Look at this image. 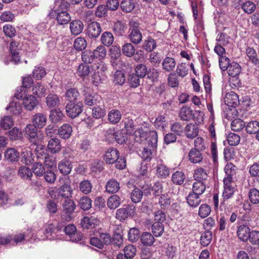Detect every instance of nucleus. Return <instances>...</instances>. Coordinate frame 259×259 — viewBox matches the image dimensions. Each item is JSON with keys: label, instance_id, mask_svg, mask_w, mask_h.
Masks as SVG:
<instances>
[{"label": "nucleus", "instance_id": "49530a36", "mask_svg": "<svg viewBox=\"0 0 259 259\" xmlns=\"http://www.w3.org/2000/svg\"><path fill=\"white\" fill-rule=\"evenodd\" d=\"M245 127L247 133L255 134L259 131V122L256 120H252L248 122Z\"/></svg>", "mask_w": 259, "mask_h": 259}, {"label": "nucleus", "instance_id": "6e6552de", "mask_svg": "<svg viewBox=\"0 0 259 259\" xmlns=\"http://www.w3.org/2000/svg\"><path fill=\"white\" fill-rule=\"evenodd\" d=\"M83 95L85 105L94 107L101 104L102 98L98 95L93 94L91 92H87Z\"/></svg>", "mask_w": 259, "mask_h": 259}, {"label": "nucleus", "instance_id": "423d86ee", "mask_svg": "<svg viewBox=\"0 0 259 259\" xmlns=\"http://www.w3.org/2000/svg\"><path fill=\"white\" fill-rule=\"evenodd\" d=\"M102 31L101 25L97 22H91L88 25L86 34L90 38L98 37Z\"/></svg>", "mask_w": 259, "mask_h": 259}, {"label": "nucleus", "instance_id": "f03ea898", "mask_svg": "<svg viewBox=\"0 0 259 259\" xmlns=\"http://www.w3.org/2000/svg\"><path fill=\"white\" fill-rule=\"evenodd\" d=\"M104 159L107 164L116 163V167L119 169H123L126 166L125 159L119 156L118 151L114 148H110L106 151Z\"/></svg>", "mask_w": 259, "mask_h": 259}, {"label": "nucleus", "instance_id": "412c9836", "mask_svg": "<svg viewBox=\"0 0 259 259\" xmlns=\"http://www.w3.org/2000/svg\"><path fill=\"white\" fill-rule=\"evenodd\" d=\"M32 175V170L26 166H21L18 169V176L23 180L30 181Z\"/></svg>", "mask_w": 259, "mask_h": 259}, {"label": "nucleus", "instance_id": "09e8293b", "mask_svg": "<svg viewBox=\"0 0 259 259\" xmlns=\"http://www.w3.org/2000/svg\"><path fill=\"white\" fill-rule=\"evenodd\" d=\"M106 111L104 108L101 107V104L95 106L92 109V115L96 119H100L104 117L106 115Z\"/></svg>", "mask_w": 259, "mask_h": 259}, {"label": "nucleus", "instance_id": "f257e3e1", "mask_svg": "<svg viewBox=\"0 0 259 259\" xmlns=\"http://www.w3.org/2000/svg\"><path fill=\"white\" fill-rule=\"evenodd\" d=\"M235 166L232 163L227 164L225 167L227 177L223 180L224 191L222 197L224 202L231 198L236 191L235 183L232 178V176L235 174Z\"/></svg>", "mask_w": 259, "mask_h": 259}, {"label": "nucleus", "instance_id": "3c124183", "mask_svg": "<svg viewBox=\"0 0 259 259\" xmlns=\"http://www.w3.org/2000/svg\"><path fill=\"white\" fill-rule=\"evenodd\" d=\"M21 105V103L19 102L13 101L10 103L9 106L6 109L14 115L19 114L22 111Z\"/></svg>", "mask_w": 259, "mask_h": 259}, {"label": "nucleus", "instance_id": "f3484780", "mask_svg": "<svg viewBox=\"0 0 259 259\" xmlns=\"http://www.w3.org/2000/svg\"><path fill=\"white\" fill-rule=\"evenodd\" d=\"M84 27L82 22L79 20H75L70 23V30L72 35H77L83 30Z\"/></svg>", "mask_w": 259, "mask_h": 259}, {"label": "nucleus", "instance_id": "6e6d98bb", "mask_svg": "<svg viewBox=\"0 0 259 259\" xmlns=\"http://www.w3.org/2000/svg\"><path fill=\"white\" fill-rule=\"evenodd\" d=\"M130 38L131 41L135 44H139L142 39V35L140 31L138 29H134L130 34Z\"/></svg>", "mask_w": 259, "mask_h": 259}, {"label": "nucleus", "instance_id": "c03bdc74", "mask_svg": "<svg viewBox=\"0 0 259 259\" xmlns=\"http://www.w3.org/2000/svg\"><path fill=\"white\" fill-rule=\"evenodd\" d=\"M156 175L158 178H166L169 175V169L163 164H158L156 168Z\"/></svg>", "mask_w": 259, "mask_h": 259}, {"label": "nucleus", "instance_id": "c85d7f7f", "mask_svg": "<svg viewBox=\"0 0 259 259\" xmlns=\"http://www.w3.org/2000/svg\"><path fill=\"white\" fill-rule=\"evenodd\" d=\"M193 116V111L187 106H183L181 108L179 111V117L180 119L184 121L190 120Z\"/></svg>", "mask_w": 259, "mask_h": 259}, {"label": "nucleus", "instance_id": "a878e982", "mask_svg": "<svg viewBox=\"0 0 259 259\" xmlns=\"http://www.w3.org/2000/svg\"><path fill=\"white\" fill-rule=\"evenodd\" d=\"M32 122L37 128H42L45 126L46 121V116L41 113H38L32 117Z\"/></svg>", "mask_w": 259, "mask_h": 259}, {"label": "nucleus", "instance_id": "4468645a", "mask_svg": "<svg viewBox=\"0 0 259 259\" xmlns=\"http://www.w3.org/2000/svg\"><path fill=\"white\" fill-rule=\"evenodd\" d=\"M58 169L60 172L63 175L65 176L68 175L72 170V163L68 159H62L58 163Z\"/></svg>", "mask_w": 259, "mask_h": 259}, {"label": "nucleus", "instance_id": "774afa93", "mask_svg": "<svg viewBox=\"0 0 259 259\" xmlns=\"http://www.w3.org/2000/svg\"><path fill=\"white\" fill-rule=\"evenodd\" d=\"M245 126V122L240 119L233 120L231 124V129L235 132L241 131Z\"/></svg>", "mask_w": 259, "mask_h": 259}, {"label": "nucleus", "instance_id": "a211bd4d", "mask_svg": "<svg viewBox=\"0 0 259 259\" xmlns=\"http://www.w3.org/2000/svg\"><path fill=\"white\" fill-rule=\"evenodd\" d=\"M72 133V126L68 123L63 124L59 127L58 134L59 137L63 139L69 138Z\"/></svg>", "mask_w": 259, "mask_h": 259}, {"label": "nucleus", "instance_id": "a19ab883", "mask_svg": "<svg viewBox=\"0 0 259 259\" xmlns=\"http://www.w3.org/2000/svg\"><path fill=\"white\" fill-rule=\"evenodd\" d=\"M93 186L90 181L84 180L81 181L79 185V189L84 194H88L91 192Z\"/></svg>", "mask_w": 259, "mask_h": 259}, {"label": "nucleus", "instance_id": "13d9d810", "mask_svg": "<svg viewBox=\"0 0 259 259\" xmlns=\"http://www.w3.org/2000/svg\"><path fill=\"white\" fill-rule=\"evenodd\" d=\"M95 59L94 54L91 51L85 50L81 53V59L85 63H92Z\"/></svg>", "mask_w": 259, "mask_h": 259}, {"label": "nucleus", "instance_id": "2eb2a0df", "mask_svg": "<svg viewBox=\"0 0 259 259\" xmlns=\"http://www.w3.org/2000/svg\"><path fill=\"white\" fill-rule=\"evenodd\" d=\"M57 22L59 25L67 24L71 20V16L67 11H55Z\"/></svg>", "mask_w": 259, "mask_h": 259}, {"label": "nucleus", "instance_id": "5701e85b", "mask_svg": "<svg viewBox=\"0 0 259 259\" xmlns=\"http://www.w3.org/2000/svg\"><path fill=\"white\" fill-rule=\"evenodd\" d=\"M250 228L246 225H241L238 227L237 235L242 241L246 242L248 240L250 233Z\"/></svg>", "mask_w": 259, "mask_h": 259}, {"label": "nucleus", "instance_id": "de8ad7c7", "mask_svg": "<svg viewBox=\"0 0 259 259\" xmlns=\"http://www.w3.org/2000/svg\"><path fill=\"white\" fill-rule=\"evenodd\" d=\"M122 54L128 57H132L135 53L136 49L132 43H126L122 47Z\"/></svg>", "mask_w": 259, "mask_h": 259}, {"label": "nucleus", "instance_id": "a18cd8bd", "mask_svg": "<svg viewBox=\"0 0 259 259\" xmlns=\"http://www.w3.org/2000/svg\"><path fill=\"white\" fill-rule=\"evenodd\" d=\"M73 46L76 50L82 51L87 48V42L84 37H78L75 39Z\"/></svg>", "mask_w": 259, "mask_h": 259}, {"label": "nucleus", "instance_id": "603ef678", "mask_svg": "<svg viewBox=\"0 0 259 259\" xmlns=\"http://www.w3.org/2000/svg\"><path fill=\"white\" fill-rule=\"evenodd\" d=\"M205 189L206 186L203 182L196 181L193 185L192 193L201 195L204 193Z\"/></svg>", "mask_w": 259, "mask_h": 259}, {"label": "nucleus", "instance_id": "79ce46f5", "mask_svg": "<svg viewBox=\"0 0 259 259\" xmlns=\"http://www.w3.org/2000/svg\"><path fill=\"white\" fill-rule=\"evenodd\" d=\"M156 47L155 40L151 37H148L143 42L142 48L147 52H151Z\"/></svg>", "mask_w": 259, "mask_h": 259}, {"label": "nucleus", "instance_id": "8fccbe9b", "mask_svg": "<svg viewBox=\"0 0 259 259\" xmlns=\"http://www.w3.org/2000/svg\"><path fill=\"white\" fill-rule=\"evenodd\" d=\"M63 225L61 223H58L56 226L52 223L48 224L46 228L45 232L47 234L51 235L53 234H56L61 230Z\"/></svg>", "mask_w": 259, "mask_h": 259}, {"label": "nucleus", "instance_id": "680f3d73", "mask_svg": "<svg viewBox=\"0 0 259 259\" xmlns=\"http://www.w3.org/2000/svg\"><path fill=\"white\" fill-rule=\"evenodd\" d=\"M58 195L62 197L68 198L71 195L72 191L70 187L67 184L62 185L60 189H58Z\"/></svg>", "mask_w": 259, "mask_h": 259}, {"label": "nucleus", "instance_id": "b1692460", "mask_svg": "<svg viewBox=\"0 0 259 259\" xmlns=\"http://www.w3.org/2000/svg\"><path fill=\"white\" fill-rule=\"evenodd\" d=\"M161 64L163 70L169 72L174 70L176 65V62L173 58L166 57L163 59Z\"/></svg>", "mask_w": 259, "mask_h": 259}, {"label": "nucleus", "instance_id": "bb28decb", "mask_svg": "<svg viewBox=\"0 0 259 259\" xmlns=\"http://www.w3.org/2000/svg\"><path fill=\"white\" fill-rule=\"evenodd\" d=\"M46 103L49 108H54L60 105V99L56 94H49L46 98Z\"/></svg>", "mask_w": 259, "mask_h": 259}, {"label": "nucleus", "instance_id": "39448f33", "mask_svg": "<svg viewBox=\"0 0 259 259\" xmlns=\"http://www.w3.org/2000/svg\"><path fill=\"white\" fill-rule=\"evenodd\" d=\"M135 212V208L129 205H123L116 211V218L120 221H123L128 217H133Z\"/></svg>", "mask_w": 259, "mask_h": 259}, {"label": "nucleus", "instance_id": "9b49d317", "mask_svg": "<svg viewBox=\"0 0 259 259\" xmlns=\"http://www.w3.org/2000/svg\"><path fill=\"white\" fill-rule=\"evenodd\" d=\"M224 102L229 107H236L240 103L239 96L233 92H229L226 94Z\"/></svg>", "mask_w": 259, "mask_h": 259}, {"label": "nucleus", "instance_id": "052dcab7", "mask_svg": "<svg viewBox=\"0 0 259 259\" xmlns=\"http://www.w3.org/2000/svg\"><path fill=\"white\" fill-rule=\"evenodd\" d=\"M32 91L33 94H35L38 97H41L46 94V89L44 85L38 82L33 85Z\"/></svg>", "mask_w": 259, "mask_h": 259}, {"label": "nucleus", "instance_id": "69168bd1", "mask_svg": "<svg viewBox=\"0 0 259 259\" xmlns=\"http://www.w3.org/2000/svg\"><path fill=\"white\" fill-rule=\"evenodd\" d=\"M92 200L87 196H83L80 198L79 201V205L83 210H89L92 207Z\"/></svg>", "mask_w": 259, "mask_h": 259}, {"label": "nucleus", "instance_id": "393cba45", "mask_svg": "<svg viewBox=\"0 0 259 259\" xmlns=\"http://www.w3.org/2000/svg\"><path fill=\"white\" fill-rule=\"evenodd\" d=\"M122 114L117 109H112L108 114V120L110 123L115 124L118 123L121 120Z\"/></svg>", "mask_w": 259, "mask_h": 259}, {"label": "nucleus", "instance_id": "7ed1b4c3", "mask_svg": "<svg viewBox=\"0 0 259 259\" xmlns=\"http://www.w3.org/2000/svg\"><path fill=\"white\" fill-rule=\"evenodd\" d=\"M150 139L149 141L148 146L144 147L142 152V155L145 160H150L151 155L155 153L157 145L158 136L156 132L151 131L149 132Z\"/></svg>", "mask_w": 259, "mask_h": 259}, {"label": "nucleus", "instance_id": "bf43d9fd", "mask_svg": "<svg viewBox=\"0 0 259 259\" xmlns=\"http://www.w3.org/2000/svg\"><path fill=\"white\" fill-rule=\"evenodd\" d=\"M185 179V176L182 171H177L174 172L171 177V180L172 182L178 185H181L183 184Z\"/></svg>", "mask_w": 259, "mask_h": 259}, {"label": "nucleus", "instance_id": "9d476101", "mask_svg": "<svg viewBox=\"0 0 259 259\" xmlns=\"http://www.w3.org/2000/svg\"><path fill=\"white\" fill-rule=\"evenodd\" d=\"M100 224V219L95 215H92L90 217H84L81 221L82 227L87 229L94 228L99 226Z\"/></svg>", "mask_w": 259, "mask_h": 259}, {"label": "nucleus", "instance_id": "e2e57ef3", "mask_svg": "<svg viewBox=\"0 0 259 259\" xmlns=\"http://www.w3.org/2000/svg\"><path fill=\"white\" fill-rule=\"evenodd\" d=\"M241 8L245 13L250 14L255 11L256 6L252 2L248 1L242 5Z\"/></svg>", "mask_w": 259, "mask_h": 259}, {"label": "nucleus", "instance_id": "5fc2aeb1", "mask_svg": "<svg viewBox=\"0 0 259 259\" xmlns=\"http://www.w3.org/2000/svg\"><path fill=\"white\" fill-rule=\"evenodd\" d=\"M207 174L202 168L196 169L194 173V178L196 181L203 182L207 178Z\"/></svg>", "mask_w": 259, "mask_h": 259}, {"label": "nucleus", "instance_id": "72a5a7b5", "mask_svg": "<svg viewBox=\"0 0 259 259\" xmlns=\"http://www.w3.org/2000/svg\"><path fill=\"white\" fill-rule=\"evenodd\" d=\"M246 54L250 61L257 65L259 64V59L254 49L250 47H247L246 49Z\"/></svg>", "mask_w": 259, "mask_h": 259}, {"label": "nucleus", "instance_id": "58836bf2", "mask_svg": "<svg viewBox=\"0 0 259 259\" xmlns=\"http://www.w3.org/2000/svg\"><path fill=\"white\" fill-rule=\"evenodd\" d=\"M212 235L210 230H206L204 232L200 237V244L204 247L207 246L212 240Z\"/></svg>", "mask_w": 259, "mask_h": 259}, {"label": "nucleus", "instance_id": "f8f14e48", "mask_svg": "<svg viewBox=\"0 0 259 259\" xmlns=\"http://www.w3.org/2000/svg\"><path fill=\"white\" fill-rule=\"evenodd\" d=\"M36 126L34 124L27 125L23 130L24 135L31 142L34 144L36 143L37 129Z\"/></svg>", "mask_w": 259, "mask_h": 259}, {"label": "nucleus", "instance_id": "4c0bfd02", "mask_svg": "<svg viewBox=\"0 0 259 259\" xmlns=\"http://www.w3.org/2000/svg\"><path fill=\"white\" fill-rule=\"evenodd\" d=\"M124 73L120 70H116L113 74V82L115 84L121 85L125 81Z\"/></svg>", "mask_w": 259, "mask_h": 259}, {"label": "nucleus", "instance_id": "7c9ffc66", "mask_svg": "<svg viewBox=\"0 0 259 259\" xmlns=\"http://www.w3.org/2000/svg\"><path fill=\"white\" fill-rule=\"evenodd\" d=\"M19 157V153L14 148L8 149L5 152V159L10 162L17 161Z\"/></svg>", "mask_w": 259, "mask_h": 259}, {"label": "nucleus", "instance_id": "338daca9", "mask_svg": "<svg viewBox=\"0 0 259 259\" xmlns=\"http://www.w3.org/2000/svg\"><path fill=\"white\" fill-rule=\"evenodd\" d=\"M21 159V162L26 165H29L33 160L32 152L30 150H25L22 152Z\"/></svg>", "mask_w": 259, "mask_h": 259}, {"label": "nucleus", "instance_id": "4d7b16f0", "mask_svg": "<svg viewBox=\"0 0 259 259\" xmlns=\"http://www.w3.org/2000/svg\"><path fill=\"white\" fill-rule=\"evenodd\" d=\"M90 72V69L89 66L81 63L77 68L76 74L81 78H84L89 74Z\"/></svg>", "mask_w": 259, "mask_h": 259}, {"label": "nucleus", "instance_id": "2f4dec72", "mask_svg": "<svg viewBox=\"0 0 259 259\" xmlns=\"http://www.w3.org/2000/svg\"><path fill=\"white\" fill-rule=\"evenodd\" d=\"M121 204V198L117 195H113L109 197L107 200V205L112 209L117 208Z\"/></svg>", "mask_w": 259, "mask_h": 259}, {"label": "nucleus", "instance_id": "c9c22d12", "mask_svg": "<svg viewBox=\"0 0 259 259\" xmlns=\"http://www.w3.org/2000/svg\"><path fill=\"white\" fill-rule=\"evenodd\" d=\"M199 196L194 193H190L187 198L188 205L192 207H197L201 202Z\"/></svg>", "mask_w": 259, "mask_h": 259}, {"label": "nucleus", "instance_id": "c756f323", "mask_svg": "<svg viewBox=\"0 0 259 259\" xmlns=\"http://www.w3.org/2000/svg\"><path fill=\"white\" fill-rule=\"evenodd\" d=\"M119 183L114 179L109 180L106 185V190L109 193H115L119 190Z\"/></svg>", "mask_w": 259, "mask_h": 259}, {"label": "nucleus", "instance_id": "0eeeda50", "mask_svg": "<svg viewBox=\"0 0 259 259\" xmlns=\"http://www.w3.org/2000/svg\"><path fill=\"white\" fill-rule=\"evenodd\" d=\"M62 206L63 211L66 214V215L63 214L62 217L65 220L69 221L71 220L70 215L76 207L74 202L70 199H66L63 203Z\"/></svg>", "mask_w": 259, "mask_h": 259}, {"label": "nucleus", "instance_id": "ddd939ff", "mask_svg": "<svg viewBox=\"0 0 259 259\" xmlns=\"http://www.w3.org/2000/svg\"><path fill=\"white\" fill-rule=\"evenodd\" d=\"M148 132V129L146 127L144 128H139L134 132L133 135H131V138L135 142L140 143L147 139Z\"/></svg>", "mask_w": 259, "mask_h": 259}, {"label": "nucleus", "instance_id": "1a4fd4ad", "mask_svg": "<svg viewBox=\"0 0 259 259\" xmlns=\"http://www.w3.org/2000/svg\"><path fill=\"white\" fill-rule=\"evenodd\" d=\"M22 45L20 43L13 41L10 45V51L11 54L12 59L11 61L17 64L20 62L19 53L21 49Z\"/></svg>", "mask_w": 259, "mask_h": 259}, {"label": "nucleus", "instance_id": "aec40b11", "mask_svg": "<svg viewBox=\"0 0 259 259\" xmlns=\"http://www.w3.org/2000/svg\"><path fill=\"white\" fill-rule=\"evenodd\" d=\"M184 133L188 138H194L198 134L197 125L192 123L188 124L184 129Z\"/></svg>", "mask_w": 259, "mask_h": 259}, {"label": "nucleus", "instance_id": "f704fd0d", "mask_svg": "<svg viewBox=\"0 0 259 259\" xmlns=\"http://www.w3.org/2000/svg\"><path fill=\"white\" fill-rule=\"evenodd\" d=\"M226 70H227L229 76H238L241 72V69L239 64L233 62L230 63Z\"/></svg>", "mask_w": 259, "mask_h": 259}, {"label": "nucleus", "instance_id": "e433bc0d", "mask_svg": "<svg viewBox=\"0 0 259 259\" xmlns=\"http://www.w3.org/2000/svg\"><path fill=\"white\" fill-rule=\"evenodd\" d=\"M135 5L133 0H122L120 8L125 13H130L135 8Z\"/></svg>", "mask_w": 259, "mask_h": 259}, {"label": "nucleus", "instance_id": "cd10ccee", "mask_svg": "<svg viewBox=\"0 0 259 259\" xmlns=\"http://www.w3.org/2000/svg\"><path fill=\"white\" fill-rule=\"evenodd\" d=\"M114 36L112 33L109 31L104 32L101 36V41L104 46L109 47L114 42Z\"/></svg>", "mask_w": 259, "mask_h": 259}, {"label": "nucleus", "instance_id": "6ab92c4d", "mask_svg": "<svg viewBox=\"0 0 259 259\" xmlns=\"http://www.w3.org/2000/svg\"><path fill=\"white\" fill-rule=\"evenodd\" d=\"M48 149L53 154L58 153L61 149L60 141L56 138H52L48 141Z\"/></svg>", "mask_w": 259, "mask_h": 259}, {"label": "nucleus", "instance_id": "37998d69", "mask_svg": "<svg viewBox=\"0 0 259 259\" xmlns=\"http://www.w3.org/2000/svg\"><path fill=\"white\" fill-rule=\"evenodd\" d=\"M143 196V191L138 188H134L131 192V199L133 203H137L141 201Z\"/></svg>", "mask_w": 259, "mask_h": 259}, {"label": "nucleus", "instance_id": "864d4df0", "mask_svg": "<svg viewBox=\"0 0 259 259\" xmlns=\"http://www.w3.org/2000/svg\"><path fill=\"white\" fill-rule=\"evenodd\" d=\"M35 151L37 158L39 160H44L49 155L46 148L41 145H37Z\"/></svg>", "mask_w": 259, "mask_h": 259}, {"label": "nucleus", "instance_id": "ea45409f", "mask_svg": "<svg viewBox=\"0 0 259 259\" xmlns=\"http://www.w3.org/2000/svg\"><path fill=\"white\" fill-rule=\"evenodd\" d=\"M64 116V114L59 109L52 110L50 114V118L51 120L54 123L62 120Z\"/></svg>", "mask_w": 259, "mask_h": 259}, {"label": "nucleus", "instance_id": "4be33fe9", "mask_svg": "<svg viewBox=\"0 0 259 259\" xmlns=\"http://www.w3.org/2000/svg\"><path fill=\"white\" fill-rule=\"evenodd\" d=\"M202 151H203L192 149L190 151L188 155L190 161L193 163L201 162L203 159Z\"/></svg>", "mask_w": 259, "mask_h": 259}, {"label": "nucleus", "instance_id": "dca6fc26", "mask_svg": "<svg viewBox=\"0 0 259 259\" xmlns=\"http://www.w3.org/2000/svg\"><path fill=\"white\" fill-rule=\"evenodd\" d=\"M37 103L36 98L32 95L26 96L23 99L22 104L24 108L29 111L33 110Z\"/></svg>", "mask_w": 259, "mask_h": 259}, {"label": "nucleus", "instance_id": "0e129e2a", "mask_svg": "<svg viewBox=\"0 0 259 259\" xmlns=\"http://www.w3.org/2000/svg\"><path fill=\"white\" fill-rule=\"evenodd\" d=\"M93 52L96 59H98L99 60L104 59L106 57L107 54L106 49H105V46L103 45H100L97 47L96 49L93 51Z\"/></svg>", "mask_w": 259, "mask_h": 259}, {"label": "nucleus", "instance_id": "20e7f679", "mask_svg": "<svg viewBox=\"0 0 259 259\" xmlns=\"http://www.w3.org/2000/svg\"><path fill=\"white\" fill-rule=\"evenodd\" d=\"M82 104L80 102H69L65 107L67 115L74 118L78 116L82 111Z\"/></svg>", "mask_w": 259, "mask_h": 259}, {"label": "nucleus", "instance_id": "473e14b6", "mask_svg": "<svg viewBox=\"0 0 259 259\" xmlns=\"http://www.w3.org/2000/svg\"><path fill=\"white\" fill-rule=\"evenodd\" d=\"M79 96L78 91L75 88L68 89L65 93V96L69 102H76Z\"/></svg>", "mask_w": 259, "mask_h": 259}]
</instances>
